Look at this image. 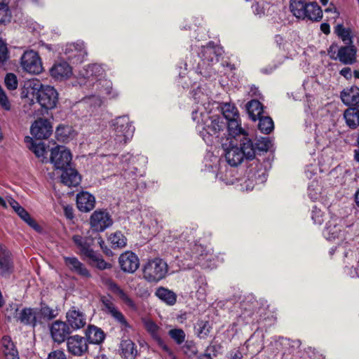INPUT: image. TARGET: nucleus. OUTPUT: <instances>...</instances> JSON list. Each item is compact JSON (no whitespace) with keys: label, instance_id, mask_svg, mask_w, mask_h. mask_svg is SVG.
<instances>
[{"label":"nucleus","instance_id":"42","mask_svg":"<svg viewBox=\"0 0 359 359\" xmlns=\"http://www.w3.org/2000/svg\"><path fill=\"white\" fill-rule=\"evenodd\" d=\"M259 120L258 128L264 134H269L274 128V124L272 118L269 116H262L257 118Z\"/></svg>","mask_w":359,"mask_h":359},{"label":"nucleus","instance_id":"22","mask_svg":"<svg viewBox=\"0 0 359 359\" xmlns=\"http://www.w3.org/2000/svg\"><path fill=\"white\" fill-rule=\"evenodd\" d=\"M72 332L69 325L62 321L56 320L50 327V334L54 341L60 344L67 340V336Z\"/></svg>","mask_w":359,"mask_h":359},{"label":"nucleus","instance_id":"45","mask_svg":"<svg viewBox=\"0 0 359 359\" xmlns=\"http://www.w3.org/2000/svg\"><path fill=\"white\" fill-rule=\"evenodd\" d=\"M236 64L231 65L226 62V74L227 72H230L231 74V78H229L230 83H227L229 88H237L239 84V76L236 72H233L236 70Z\"/></svg>","mask_w":359,"mask_h":359},{"label":"nucleus","instance_id":"25","mask_svg":"<svg viewBox=\"0 0 359 359\" xmlns=\"http://www.w3.org/2000/svg\"><path fill=\"white\" fill-rule=\"evenodd\" d=\"M116 163L118 161V168L123 171L121 175L126 178L129 179L130 177L135 175L136 168L131 165L134 158L132 154H126L122 155L121 157H115Z\"/></svg>","mask_w":359,"mask_h":359},{"label":"nucleus","instance_id":"64","mask_svg":"<svg viewBox=\"0 0 359 359\" xmlns=\"http://www.w3.org/2000/svg\"><path fill=\"white\" fill-rule=\"evenodd\" d=\"M243 354L238 349H234L230 353L229 359H242Z\"/></svg>","mask_w":359,"mask_h":359},{"label":"nucleus","instance_id":"38","mask_svg":"<svg viewBox=\"0 0 359 359\" xmlns=\"http://www.w3.org/2000/svg\"><path fill=\"white\" fill-rule=\"evenodd\" d=\"M120 348L121 350V354L126 359H135L137 355L136 346L130 339L121 341Z\"/></svg>","mask_w":359,"mask_h":359},{"label":"nucleus","instance_id":"6","mask_svg":"<svg viewBox=\"0 0 359 359\" xmlns=\"http://www.w3.org/2000/svg\"><path fill=\"white\" fill-rule=\"evenodd\" d=\"M113 137L117 143H126L132 138L135 128L128 116H123L115 118L113 121Z\"/></svg>","mask_w":359,"mask_h":359},{"label":"nucleus","instance_id":"47","mask_svg":"<svg viewBox=\"0 0 359 359\" xmlns=\"http://www.w3.org/2000/svg\"><path fill=\"white\" fill-rule=\"evenodd\" d=\"M272 147L271 140L266 137H261L257 140L254 147L257 151H267Z\"/></svg>","mask_w":359,"mask_h":359},{"label":"nucleus","instance_id":"2","mask_svg":"<svg viewBox=\"0 0 359 359\" xmlns=\"http://www.w3.org/2000/svg\"><path fill=\"white\" fill-rule=\"evenodd\" d=\"M255 156L254 144L241 126L237 107L226 102V161L231 166H237L244 158L252 160Z\"/></svg>","mask_w":359,"mask_h":359},{"label":"nucleus","instance_id":"49","mask_svg":"<svg viewBox=\"0 0 359 359\" xmlns=\"http://www.w3.org/2000/svg\"><path fill=\"white\" fill-rule=\"evenodd\" d=\"M168 334L178 345L182 344L185 341L186 334L182 329H171L169 330Z\"/></svg>","mask_w":359,"mask_h":359},{"label":"nucleus","instance_id":"29","mask_svg":"<svg viewBox=\"0 0 359 359\" xmlns=\"http://www.w3.org/2000/svg\"><path fill=\"white\" fill-rule=\"evenodd\" d=\"M64 260L66 266L72 272L84 278H89L90 276L89 271L76 257H65Z\"/></svg>","mask_w":359,"mask_h":359},{"label":"nucleus","instance_id":"19","mask_svg":"<svg viewBox=\"0 0 359 359\" xmlns=\"http://www.w3.org/2000/svg\"><path fill=\"white\" fill-rule=\"evenodd\" d=\"M66 318L67 324L73 330H79L86 325V314L75 306L72 307L67 312Z\"/></svg>","mask_w":359,"mask_h":359},{"label":"nucleus","instance_id":"4","mask_svg":"<svg viewBox=\"0 0 359 359\" xmlns=\"http://www.w3.org/2000/svg\"><path fill=\"white\" fill-rule=\"evenodd\" d=\"M290 9L299 19L319 21L323 17L320 7L315 2L306 3L303 0H291Z\"/></svg>","mask_w":359,"mask_h":359},{"label":"nucleus","instance_id":"52","mask_svg":"<svg viewBox=\"0 0 359 359\" xmlns=\"http://www.w3.org/2000/svg\"><path fill=\"white\" fill-rule=\"evenodd\" d=\"M10 13L8 7L3 1H0V23H6L10 21Z\"/></svg>","mask_w":359,"mask_h":359},{"label":"nucleus","instance_id":"50","mask_svg":"<svg viewBox=\"0 0 359 359\" xmlns=\"http://www.w3.org/2000/svg\"><path fill=\"white\" fill-rule=\"evenodd\" d=\"M335 32L345 43H351V31L345 28L342 25H338L335 28Z\"/></svg>","mask_w":359,"mask_h":359},{"label":"nucleus","instance_id":"44","mask_svg":"<svg viewBox=\"0 0 359 359\" xmlns=\"http://www.w3.org/2000/svg\"><path fill=\"white\" fill-rule=\"evenodd\" d=\"M87 258L89 259L90 264L99 269L104 270L111 268V264L106 262L102 256L95 251L93 252V257H88Z\"/></svg>","mask_w":359,"mask_h":359},{"label":"nucleus","instance_id":"26","mask_svg":"<svg viewBox=\"0 0 359 359\" xmlns=\"http://www.w3.org/2000/svg\"><path fill=\"white\" fill-rule=\"evenodd\" d=\"M97 81L98 83L93 87L102 98L107 97L111 99L118 97V93L113 88L112 82L110 80L103 79Z\"/></svg>","mask_w":359,"mask_h":359},{"label":"nucleus","instance_id":"9","mask_svg":"<svg viewBox=\"0 0 359 359\" xmlns=\"http://www.w3.org/2000/svg\"><path fill=\"white\" fill-rule=\"evenodd\" d=\"M104 70L102 65L98 64L88 65L83 68L79 73V83L80 85L86 86L90 87L95 86L97 81L102 80Z\"/></svg>","mask_w":359,"mask_h":359},{"label":"nucleus","instance_id":"31","mask_svg":"<svg viewBox=\"0 0 359 359\" xmlns=\"http://www.w3.org/2000/svg\"><path fill=\"white\" fill-rule=\"evenodd\" d=\"M26 142L29 144L28 148L41 162L47 161V150L44 143L41 142H36L29 137H26Z\"/></svg>","mask_w":359,"mask_h":359},{"label":"nucleus","instance_id":"46","mask_svg":"<svg viewBox=\"0 0 359 359\" xmlns=\"http://www.w3.org/2000/svg\"><path fill=\"white\" fill-rule=\"evenodd\" d=\"M102 102V96L100 94H97L86 97L82 100L81 103L89 105L90 108L95 109L96 107H100Z\"/></svg>","mask_w":359,"mask_h":359},{"label":"nucleus","instance_id":"51","mask_svg":"<svg viewBox=\"0 0 359 359\" xmlns=\"http://www.w3.org/2000/svg\"><path fill=\"white\" fill-rule=\"evenodd\" d=\"M320 194V188L317 182H312L308 187V194L312 201L317 200Z\"/></svg>","mask_w":359,"mask_h":359},{"label":"nucleus","instance_id":"34","mask_svg":"<svg viewBox=\"0 0 359 359\" xmlns=\"http://www.w3.org/2000/svg\"><path fill=\"white\" fill-rule=\"evenodd\" d=\"M203 247L200 245H194L191 255H188L190 258V262L183 264L184 269H191L196 264H203L204 259Z\"/></svg>","mask_w":359,"mask_h":359},{"label":"nucleus","instance_id":"53","mask_svg":"<svg viewBox=\"0 0 359 359\" xmlns=\"http://www.w3.org/2000/svg\"><path fill=\"white\" fill-rule=\"evenodd\" d=\"M5 85L9 90H15L18 87L17 76L12 73L7 74L5 77Z\"/></svg>","mask_w":359,"mask_h":359},{"label":"nucleus","instance_id":"28","mask_svg":"<svg viewBox=\"0 0 359 359\" xmlns=\"http://www.w3.org/2000/svg\"><path fill=\"white\" fill-rule=\"evenodd\" d=\"M76 205L79 210L88 212L94 208L95 198L88 191H81L76 196Z\"/></svg>","mask_w":359,"mask_h":359},{"label":"nucleus","instance_id":"27","mask_svg":"<svg viewBox=\"0 0 359 359\" xmlns=\"http://www.w3.org/2000/svg\"><path fill=\"white\" fill-rule=\"evenodd\" d=\"M13 271V262L8 249L0 244V276H8Z\"/></svg>","mask_w":359,"mask_h":359},{"label":"nucleus","instance_id":"48","mask_svg":"<svg viewBox=\"0 0 359 359\" xmlns=\"http://www.w3.org/2000/svg\"><path fill=\"white\" fill-rule=\"evenodd\" d=\"M2 351L4 355L11 353L12 352L18 351L15 344L12 341L10 337L4 336L1 339Z\"/></svg>","mask_w":359,"mask_h":359},{"label":"nucleus","instance_id":"15","mask_svg":"<svg viewBox=\"0 0 359 359\" xmlns=\"http://www.w3.org/2000/svg\"><path fill=\"white\" fill-rule=\"evenodd\" d=\"M64 53L67 59L72 63H81L83 61L87 53L83 43L67 44Z\"/></svg>","mask_w":359,"mask_h":359},{"label":"nucleus","instance_id":"60","mask_svg":"<svg viewBox=\"0 0 359 359\" xmlns=\"http://www.w3.org/2000/svg\"><path fill=\"white\" fill-rule=\"evenodd\" d=\"M71 129L68 127H62V128H57L56 130V135L59 137L60 136H62V140H65V137H67L68 134H69Z\"/></svg>","mask_w":359,"mask_h":359},{"label":"nucleus","instance_id":"10","mask_svg":"<svg viewBox=\"0 0 359 359\" xmlns=\"http://www.w3.org/2000/svg\"><path fill=\"white\" fill-rule=\"evenodd\" d=\"M50 162L56 169L65 170L70 165L72 154L63 146H57L51 149Z\"/></svg>","mask_w":359,"mask_h":359},{"label":"nucleus","instance_id":"41","mask_svg":"<svg viewBox=\"0 0 359 359\" xmlns=\"http://www.w3.org/2000/svg\"><path fill=\"white\" fill-rule=\"evenodd\" d=\"M195 332L201 339H205L210 334L211 325L207 320H198L194 326Z\"/></svg>","mask_w":359,"mask_h":359},{"label":"nucleus","instance_id":"35","mask_svg":"<svg viewBox=\"0 0 359 359\" xmlns=\"http://www.w3.org/2000/svg\"><path fill=\"white\" fill-rule=\"evenodd\" d=\"M87 341L91 344H99L102 343L105 337L104 332L95 325H89L86 330Z\"/></svg>","mask_w":359,"mask_h":359},{"label":"nucleus","instance_id":"17","mask_svg":"<svg viewBox=\"0 0 359 359\" xmlns=\"http://www.w3.org/2000/svg\"><path fill=\"white\" fill-rule=\"evenodd\" d=\"M341 220L338 217H333L326 224L323 231V236L328 241H334L336 238L344 237L343 226Z\"/></svg>","mask_w":359,"mask_h":359},{"label":"nucleus","instance_id":"39","mask_svg":"<svg viewBox=\"0 0 359 359\" xmlns=\"http://www.w3.org/2000/svg\"><path fill=\"white\" fill-rule=\"evenodd\" d=\"M156 295L165 304L170 306H172L175 304L177 296L171 290L165 287H159L156 291Z\"/></svg>","mask_w":359,"mask_h":359},{"label":"nucleus","instance_id":"40","mask_svg":"<svg viewBox=\"0 0 359 359\" xmlns=\"http://www.w3.org/2000/svg\"><path fill=\"white\" fill-rule=\"evenodd\" d=\"M108 241L114 249L124 248L127 243L126 238L121 231L111 233L108 238Z\"/></svg>","mask_w":359,"mask_h":359},{"label":"nucleus","instance_id":"32","mask_svg":"<svg viewBox=\"0 0 359 359\" xmlns=\"http://www.w3.org/2000/svg\"><path fill=\"white\" fill-rule=\"evenodd\" d=\"M341 98L347 106H355L359 102V88L351 86L341 93Z\"/></svg>","mask_w":359,"mask_h":359},{"label":"nucleus","instance_id":"55","mask_svg":"<svg viewBox=\"0 0 359 359\" xmlns=\"http://www.w3.org/2000/svg\"><path fill=\"white\" fill-rule=\"evenodd\" d=\"M41 309L47 322L55 318L58 315L57 310L48 306H42Z\"/></svg>","mask_w":359,"mask_h":359},{"label":"nucleus","instance_id":"1","mask_svg":"<svg viewBox=\"0 0 359 359\" xmlns=\"http://www.w3.org/2000/svg\"><path fill=\"white\" fill-rule=\"evenodd\" d=\"M192 97L197 105L191 114L193 121L196 123V130L208 145L218 149L217 155L210 156L212 164L209 166L216 178L223 181L221 163L224 156V104L210 102L207 90L203 87L194 90Z\"/></svg>","mask_w":359,"mask_h":359},{"label":"nucleus","instance_id":"23","mask_svg":"<svg viewBox=\"0 0 359 359\" xmlns=\"http://www.w3.org/2000/svg\"><path fill=\"white\" fill-rule=\"evenodd\" d=\"M72 241L76 248L79 250L81 255L85 257H93L94 250L91 248L93 239L88 236H82L79 234L72 236Z\"/></svg>","mask_w":359,"mask_h":359},{"label":"nucleus","instance_id":"30","mask_svg":"<svg viewBox=\"0 0 359 359\" xmlns=\"http://www.w3.org/2000/svg\"><path fill=\"white\" fill-rule=\"evenodd\" d=\"M81 180V175L74 168H69L63 170L61 181L65 185L69 187H76L80 184Z\"/></svg>","mask_w":359,"mask_h":359},{"label":"nucleus","instance_id":"36","mask_svg":"<svg viewBox=\"0 0 359 359\" xmlns=\"http://www.w3.org/2000/svg\"><path fill=\"white\" fill-rule=\"evenodd\" d=\"M246 109L250 118L254 121L263 116L264 114V107L262 104L256 99H252L246 104Z\"/></svg>","mask_w":359,"mask_h":359},{"label":"nucleus","instance_id":"12","mask_svg":"<svg viewBox=\"0 0 359 359\" xmlns=\"http://www.w3.org/2000/svg\"><path fill=\"white\" fill-rule=\"evenodd\" d=\"M113 224L112 219L106 210H97L90 217V224L93 231L96 232L104 231Z\"/></svg>","mask_w":359,"mask_h":359},{"label":"nucleus","instance_id":"16","mask_svg":"<svg viewBox=\"0 0 359 359\" xmlns=\"http://www.w3.org/2000/svg\"><path fill=\"white\" fill-rule=\"evenodd\" d=\"M102 304L104 306L103 311L109 314L112 318H114L118 323L126 327H129V325L123 316V314L118 310V309L114 304L111 297H102Z\"/></svg>","mask_w":359,"mask_h":359},{"label":"nucleus","instance_id":"7","mask_svg":"<svg viewBox=\"0 0 359 359\" xmlns=\"http://www.w3.org/2000/svg\"><path fill=\"white\" fill-rule=\"evenodd\" d=\"M142 323L144 329L149 334L151 339L156 342L158 346L166 353L171 359H176L172 351L164 342L161 337L162 329L152 319L149 318H142Z\"/></svg>","mask_w":359,"mask_h":359},{"label":"nucleus","instance_id":"58","mask_svg":"<svg viewBox=\"0 0 359 359\" xmlns=\"http://www.w3.org/2000/svg\"><path fill=\"white\" fill-rule=\"evenodd\" d=\"M8 58L6 43L0 38V64H3Z\"/></svg>","mask_w":359,"mask_h":359},{"label":"nucleus","instance_id":"5","mask_svg":"<svg viewBox=\"0 0 359 359\" xmlns=\"http://www.w3.org/2000/svg\"><path fill=\"white\" fill-rule=\"evenodd\" d=\"M168 271L167 263L162 259H149L143 266V278L149 283H158L165 278Z\"/></svg>","mask_w":359,"mask_h":359},{"label":"nucleus","instance_id":"21","mask_svg":"<svg viewBox=\"0 0 359 359\" xmlns=\"http://www.w3.org/2000/svg\"><path fill=\"white\" fill-rule=\"evenodd\" d=\"M8 201L9 205L13 208V210L20 217L21 219H22L35 231L38 232L41 231V229L40 226L33 218H32L29 212L24 208H22L16 201H15L11 197L8 198Z\"/></svg>","mask_w":359,"mask_h":359},{"label":"nucleus","instance_id":"62","mask_svg":"<svg viewBox=\"0 0 359 359\" xmlns=\"http://www.w3.org/2000/svg\"><path fill=\"white\" fill-rule=\"evenodd\" d=\"M339 48H338V46L334 43L332 44L330 46V48H328V54L330 55V58L334 60L333 57L337 55Z\"/></svg>","mask_w":359,"mask_h":359},{"label":"nucleus","instance_id":"43","mask_svg":"<svg viewBox=\"0 0 359 359\" xmlns=\"http://www.w3.org/2000/svg\"><path fill=\"white\" fill-rule=\"evenodd\" d=\"M34 309L25 308L18 314V319L25 325H29L34 327Z\"/></svg>","mask_w":359,"mask_h":359},{"label":"nucleus","instance_id":"20","mask_svg":"<svg viewBox=\"0 0 359 359\" xmlns=\"http://www.w3.org/2000/svg\"><path fill=\"white\" fill-rule=\"evenodd\" d=\"M72 68L65 61H58L54 63L50 69V75L57 81H65L72 75Z\"/></svg>","mask_w":359,"mask_h":359},{"label":"nucleus","instance_id":"56","mask_svg":"<svg viewBox=\"0 0 359 359\" xmlns=\"http://www.w3.org/2000/svg\"><path fill=\"white\" fill-rule=\"evenodd\" d=\"M324 214L320 209L313 207L312 210L311 218L313 222L316 224L320 225L324 221Z\"/></svg>","mask_w":359,"mask_h":359},{"label":"nucleus","instance_id":"33","mask_svg":"<svg viewBox=\"0 0 359 359\" xmlns=\"http://www.w3.org/2000/svg\"><path fill=\"white\" fill-rule=\"evenodd\" d=\"M107 286L111 292L116 294L129 308L136 309V305L133 300L116 283L109 280Z\"/></svg>","mask_w":359,"mask_h":359},{"label":"nucleus","instance_id":"18","mask_svg":"<svg viewBox=\"0 0 359 359\" xmlns=\"http://www.w3.org/2000/svg\"><path fill=\"white\" fill-rule=\"evenodd\" d=\"M118 262L122 271L129 273L136 271L140 266L138 257L130 251L122 253L118 258Z\"/></svg>","mask_w":359,"mask_h":359},{"label":"nucleus","instance_id":"13","mask_svg":"<svg viewBox=\"0 0 359 359\" xmlns=\"http://www.w3.org/2000/svg\"><path fill=\"white\" fill-rule=\"evenodd\" d=\"M67 351L74 356H83L88 351L87 339L78 334L67 338Z\"/></svg>","mask_w":359,"mask_h":359},{"label":"nucleus","instance_id":"37","mask_svg":"<svg viewBox=\"0 0 359 359\" xmlns=\"http://www.w3.org/2000/svg\"><path fill=\"white\" fill-rule=\"evenodd\" d=\"M344 118L350 128H356L359 126V109L355 107L348 108L344 111Z\"/></svg>","mask_w":359,"mask_h":359},{"label":"nucleus","instance_id":"57","mask_svg":"<svg viewBox=\"0 0 359 359\" xmlns=\"http://www.w3.org/2000/svg\"><path fill=\"white\" fill-rule=\"evenodd\" d=\"M184 353L188 356H192L197 352L195 344L192 341H187L182 347Z\"/></svg>","mask_w":359,"mask_h":359},{"label":"nucleus","instance_id":"54","mask_svg":"<svg viewBox=\"0 0 359 359\" xmlns=\"http://www.w3.org/2000/svg\"><path fill=\"white\" fill-rule=\"evenodd\" d=\"M34 327L38 325H43L47 323L45 317L43 316L41 309L34 308Z\"/></svg>","mask_w":359,"mask_h":359},{"label":"nucleus","instance_id":"61","mask_svg":"<svg viewBox=\"0 0 359 359\" xmlns=\"http://www.w3.org/2000/svg\"><path fill=\"white\" fill-rule=\"evenodd\" d=\"M63 210H64V214L67 219H73L74 210H73L72 206L68 205H65L63 208Z\"/></svg>","mask_w":359,"mask_h":359},{"label":"nucleus","instance_id":"3","mask_svg":"<svg viewBox=\"0 0 359 359\" xmlns=\"http://www.w3.org/2000/svg\"><path fill=\"white\" fill-rule=\"evenodd\" d=\"M22 93L32 102L36 100L46 109L54 108L58 100L56 90L50 86H43L37 79L27 81L25 84Z\"/></svg>","mask_w":359,"mask_h":359},{"label":"nucleus","instance_id":"14","mask_svg":"<svg viewBox=\"0 0 359 359\" xmlns=\"http://www.w3.org/2000/svg\"><path fill=\"white\" fill-rule=\"evenodd\" d=\"M30 132L38 140L48 139L52 134L53 127L47 119L40 118L32 123Z\"/></svg>","mask_w":359,"mask_h":359},{"label":"nucleus","instance_id":"59","mask_svg":"<svg viewBox=\"0 0 359 359\" xmlns=\"http://www.w3.org/2000/svg\"><path fill=\"white\" fill-rule=\"evenodd\" d=\"M48 359H67V358L63 351L55 350V351H51L48 354Z\"/></svg>","mask_w":359,"mask_h":359},{"label":"nucleus","instance_id":"8","mask_svg":"<svg viewBox=\"0 0 359 359\" xmlns=\"http://www.w3.org/2000/svg\"><path fill=\"white\" fill-rule=\"evenodd\" d=\"M20 64L22 70L30 74H39L43 71L41 59L38 53L33 50L23 53Z\"/></svg>","mask_w":359,"mask_h":359},{"label":"nucleus","instance_id":"63","mask_svg":"<svg viewBox=\"0 0 359 359\" xmlns=\"http://www.w3.org/2000/svg\"><path fill=\"white\" fill-rule=\"evenodd\" d=\"M248 93L251 97H254L255 99L256 100H257V98H259L261 95L259 90L255 86H252L250 87V91Z\"/></svg>","mask_w":359,"mask_h":359},{"label":"nucleus","instance_id":"11","mask_svg":"<svg viewBox=\"0 0 359 359\" xmlns=\"http://www.w3.org/2000/svg\"><path fill=\"white\" fill-rule=\"evenodd\" d=\"M222 53V48L215 46L213 43H210L206 46H202L198 53V56L201 58L202 64L199 63V65L203 66L207 64L209 66L217 63Z\"/></svg>","mask_w":359,"mask_h":359},{"label":"nucleus","instance_id":"24","mask_svg":"<svg viewBox=\"0 0 359 359\" xmlns=\"http://www.w3.org/2000/svg\"><path fill=\"white\" fill-rule=\"evenodd\" d=\"M357 50L354 46H345L339 48L337 55L333 57L344 65H353L356 62Z\"/></svg>","mask_w":359,"mask_h":359}]
</instances>
